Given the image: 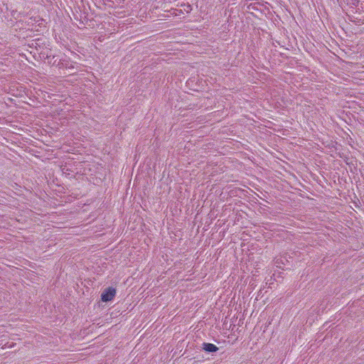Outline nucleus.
I'll return each mask as SVG.
<instances>
[{"label":"nucleus","mask_w":364,"mask_h":364,"mask_svg":"<svg viewBox=\"0 0 364 364\" xmlns=\"http://www.w3.org/2000/svg\"><path fill=\"white\" fill-rule=\"evenodd\" d=\"M201 348L208 353H215L218 350V348L215 345L210 343H203Z\"/></svg>","instance_id":"f03ea898"},{"label":"nucleus","mask_w":364,"mask_h":364,"mask_svg":"<svg viewBox=\"0 0 364 364\" xmlns=\"http://www.w3.org/2000/svg\"><path fill=\"white\" fill-rule=\"evenodd\" d=\"M116 293V289L112 287L105 288L101 294V300L104 302L110 301L114 298Z\"/></svg>","instance_id":"f257e3e1"}]
</instances>
